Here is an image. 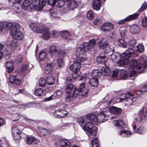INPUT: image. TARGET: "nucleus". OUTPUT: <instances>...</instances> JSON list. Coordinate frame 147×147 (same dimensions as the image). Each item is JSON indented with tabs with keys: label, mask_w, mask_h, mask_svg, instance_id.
<instances>
[{
	"label": "nucleus",
	"mask_w": 147,
	"mask_h": 147,
	"mask_svg": "<svg viewBox=\"0 0 147 147\" xmlns=\"http://www.w3.org/2000/svg\"><path fill=\"white\" fill-rule=\"evenodd\" d=\"M137 65V62L134 60H131L129 63V65L132 67H136Z\"/></svg>",
	"instance_id": "nucleus-54"
},
{
	"label": "nucleus",
	"mask_w": 147,
	"mask_h": 147,
	"mask_svg": "<svg viewBox=\"0 0 147 147\" xmlns=\"http://www.w3.org/2000/svg\"><path fill=\"white\" fill-rule=\"evenodd\" d=\"M134 51L133 49L129 48L121 55L119 53L115 52L108 56L113 61L122 65L129 62V58L134 56Z\"/></svg>",
	"instance_id": "nucleus-1"
},
{
	"label": "nucleus",
	"mask_w": 147,
	"mask_h": 147,
	"mask_svg": "<svg viewBox=\"0 0 147 147\" xmlns=\"http://www.w3.org/2000/svg\"><path fill=\"white\" fill-rule=\"evenodd\" d=\"M61 35L63 38L71 40V35L69 32L67 30H63L61 32Z\"/></svg>",
	"instance_id": "nucleus-22"
},
{
	"label": "nucleus",
	"mask_w": 147,
	"mask_h": 147,
	"mask_svg": "<svg viewBox=\"0 0 147 147\" xmlns=\"http://www.w3.org/2000/svg\"><path fill=\"white\" fill-rule=\"evenodd\" d=\"M46 81L45 79L44 78H40L39 81V86L42 87L45 84Z\"/></svg>",
	"instance_id": "nucleus-50"
},
{
	"label": "nucleus",
	"mask_w": 147,
	"mask_h": 147,
	"mask_svg": "<svg viewBox=\"0 0 147 147\" xmlns=\"http://www.w3.org/2000/svg\"><path fill=\"white\" fill-rule=\"evenodd\" d=\"M86 18L90 20H92L94 18V14L92 11L89 10L88 11L86 14Z\"/></svg>",
	"instance_id": "nucleus-40"
},
{
	"label": "nucleus",
	"mask_w": 147,
	"mask_h": 147,
	"mask_svg": "<svg viewBox=\"0 0 147 147\" xmlns=\"http://www.w3.org/2000/svg\"><path fill=\"white\" fill-rule=\"evenodd\" d=\"M133 96V95L130 92L127 93L126 94H122L120 99V101L121 102L124 101H126L127 103H126L125 104L128 106L130 105H132L134 101L135 98Z\"/></svg>",
	"instance_id": "nucleus-5"
},
{
	"label": "nucleus",
	"mask_w": 147,
	"mask_h": 147,
	"mask_svg": "<svg viewBox=\"0 0 147 147\" xmlns=\"http://www.w3.org/2000/svg\"><path fill=\"white\" fill-rule=\"evenodd\" d=\"M105 57H106L105 56H99L97 58V61L98 63L103 62L104 61Z\"/></svg>",
	"instance_id": "nucleus-56"
},
{
	"label": "nucleus",
	"mask_w": 147,
	"mask_h": 147,
	"mask_svg": "<svg viewBox=\"0 0 147 147\" xmlns=\"http://www.w3.org/2000/svg\"><path fill=\"white\" fill-rule=\"evenodd\" d=\"M98 140L97 138H95L91 140L92 147H99Z\"/></svg>",
	"instance_id": "nucleus-43"
},
{
	"label": "nucleus",
	"mask_w": 147,
	"mask_h": 147,
	"mask_svg": "<svg viewBox=\"0 0 147 147\" xmlns=\"http://www.w3.org/2000/svg\"><path fill=\"white\" fill-rule=\"evenodd\" d=\"M64 1L62 0H59L57 1V4L56 6L58 7H63V6L65 4L64 1L68 2V7H70L69 9H70L73 10V9L72 8H70L71 7V5L74 2V0H64Z\"/></svg>",
	"instance_id": "nucleus-12"
},
{
	"label": "nucleus",
	"mask_w": 147,
	"mask_h": 147,
	"mask_svg": "<svg viewBox=\"0 0 147 147\" xmlns=\"http://www.w3.org/2000/svg\"><path fill=\"white\" fill-rule=\"evenodd\" d=\"M84 52V51L83 48L81 47H78L76 50V55L77 57L82 55Z\"/></svg>",
	"instance_id": "nucleus-38"
},
{
	"label": "nucleus",
	"mask_w": 147,
	"mask_h": 147,
	"mask_svg": "<svg viewBox=\"0 0 147 147\" xmlns=\"http://www.w3.org/2000/svg\"><path fill=\"white\" fill-rule=\"evenodd\" d=\"M57 51V48L56 46L54 45H52L50 47L49 50V52L52 53H54Z\"/></svg>",
	"instance_id": "nucleus-58"
},
{
	"label": "nucleus",
	"mask_w": 147,
	"mask_h": 147,
	"mask_svg": "<svg viewBox=\"0 0 147 147\" xmlns=\"http://www.w3.org/2000/svg\"><path fill=\"white\" fill-rule=\"evenodd\" d=\"M81 64L79 60L75 58L74 59V79L77 78L81 74L79 70L81 67Z\"/></svg>",
	"instance_id": "nucleus-7"
},
{
	"label": "nucleus",
	"mask_w": 147,
	"mask_h": 147,
	"mask_svg": "<svg viewBox=\"0 0 147 147\" xmlns=\"http://www.w3.org/2000/svg\"><path fill=\"white\" fill-rule=\"evenodd\" d=\"M42 31L41 34H42V37L43 38L46 40L49 39L51 36L49 28L45 26H44Z\"/></svg>",
	"instance_id": "nucleus-9"
},
{
	"label": "nucleus",
	"mask_w": 147,
	"mask_h": 147,
	"mask_svg": "<svg viewBox=\"0 0 147 147\" xmlns=\"http://www.w3.org/2000/svg\"><path fill=\"white\" fill-rule=\"evenodd\" d=\"M22 58V57L21 55H18L16 57V59L15 60V62H16L17 64L20 63L21 62Z\"/></svg>",
	"instance_id": "nucleus-62"
},
{
	"label": "nucleus",
	"mask_w": 147,
	"mask_h": 147,
	"mask_svg": "<svg viewBox=\"0 0 147 147\" xmlns=\"http://www.w3.org/2000/svg\"><path fill=\"white\" fill-rule=\"evenodd\" d=\"M89 84L92 86L94 87H97L98 84L97 78H93L90 79Z\"/></svg>",
	"instance_id": "nucleus-33"
},
{
	"label": "nucleus",
	"mask_w": 147,
	"mask_h": 147,
	"mask_svg": "<svg viewBox=\"0 0 147 147\" xmlns=\"http://www.w3.org/2000/svg\"><path fill=\"white\" fill-rule=\"evenodd\" d=\"M83 129L89 133V136L91 138L94 137L96 134L97 128L94 126L93 123L91 122H88L84 125Z\"/></svg>",
	"instance_id": "nucleus-3"
},
{
	"label": "nucleus",
	"mask_w": 147,
	"mask_h": 147,
	"mask_svg": "<svg viewBox=\"0 0 147 147\" xmlns=\"http://www.w3.org/2000/svg\"><path fill=\"white\" fill-rule=\"evenodd\" d=\"M83 49L84 51V52H86L92 49L91 47L88 42H84L83 44Z\"/></svg>",
	"instance_id": "nucleus-37"
},
{
	"label": "nucleus",
	"mask_w": 147,
	"mask_h": 147,
	"mask_svg": "<svg viewBox=\"0 0 147 147\" xmlns=\"http://www.w3.org/2000/svg\"><path fill=\"white\" fill-rule=\"evenodd\" d=\"M117 44L120 46L126 48V47L127 43L123 39H119L117 41Z\"/></svg>",
	"instance_id": "nucleus-36"
},
{
	"label": "nucleus",
	"mask_w": 147,
	"mask_h": 147,
	"mask_svg": "<svg viewBox=\"0 0 147 147\" xmlns=\"http://www.w3.org/2000/svg\"><path fill=\"white\" fill-rule=\"evenodd\" d=\"M96 40L95 39H92L90 40L89 42V45L91 47V48H93L96 44Z\"/></svg>",
	"instance_id": "nucleus-60"
},
{
	"label": "nucleus",
	"mask_w": 147,
	"mask_h": 147,
	"mask_svg": "<svg viewBox=\"0 0 147 147\" xmlns=\"http://www.w3.org/2000/svg\"><path fill=\"white\" fill-rule=\"evenodd\" d=\"M76 58L77 60H79L80 63L83 65L84 63H85L86 62L88 61L89 60V59L88 58L84 56H83L82 55L77 57Z\"/></svg>",
	"instance_id": "nucleus-31"
},
{
	"label": "nucleus",
	"mask_w": 147,
	"mask_h": 147,
	"mask_svg": "<svg viewBox=\"0 0 147 147\" xmlns=\"http://www.w3.org/2000/svg\"><path fill=\"white\" fill-rule=\"evenodd\" d=\"M0 23H2L3 24L2 30L4 29L6 30H7L9 29L12 26L13 24L11 22H1Z\"/></svg>",
	"instance_id": "nucleus-32"
},
{
	"label": "nucleus",
	"mask_w": 147,
	"mask_h": 147,
	"mask_svg": "<svg viewBox=\"0 0 147 147\" xmlns=\"http://www.w3.org/2000/svg\"><path fill=\"white\" fill-rule=\"evenodd\" d=\"M39 130V132L42 134L43 135L45 136L48 135L50 133L49 131L46 129L44 128H41L40 127Z\"/></svg>",
	"instance_id": "nucleus-46"
},
{
	"label": "nucleus",
	"mask_w": 147,
	"mask_h": 147,
	"mask_svg": "<svg viewBox=\"0 0 147 147\" xmlns=\"http://www.w3.org/2000/svg\"><path fill=\"white\" fill-rule=\"evenodd\" d=\"M113 123L115 125L119 127V128H122L123 127V126L124 124L123 121L121 120L114 121H113Z\"/></svg>",
	"instance_id": "nucleus-35"
},
{
	"label": "nucleus",
	"mask_w": 147,
	"mask_h": 147,
	"mask_svg": "<svg viewBox=\"0 0 147 147\" xmlns=\"http://www.w3.org/2000/svg\"><path fill=\"white\" fill-rule=\"evenodd\" d=\"M137 51L139 52H142L144 49V46L141 44L137 46Z\"/></svg>",
	"instance_id": "nucleus-59"
},
{
	"label": "nucleus",
	"mask_w": 147,
	"mask_h": 147,
	"mask_svg": "<svg viewBox=\"0 0 147 147\" xmlns=\"http://www.w3.org/2000/svg\"><path fill=\"white\" fill-rule=\"evenodd\" d=\"M101 73L104 76H108L110 75L111 71L108 68L104 67L102 68Z\"/></svg>",
	"instance_id": "nucleus-30"
},
{
	"label": "nucleus",
	"mask_w": 147,
	"mask_h": 147,
	"mask_svg": "<svg viewBox=\"0 0 147 147\" xmlns=\"http://www.w3.org/2000/svg\"><path fill=\"white\" fill-rule=\"evenodd\" d=\"M147 7V3L145 2L144 3L142 4V6L139 9V11L140 12H141L146 9Z\"/></svg>",
	"instance_id": "nucleus-63"
},
{
	"label": "nucleus",
	"mask_w": 147,
	"mask_h": 147,
	"mask_svg": "<svg viewBox=\"0 0 147 147\" xmlns=\"http://www.w3.org/2000/svg\"><path fill=\"white\" fill-rule=\"evenodd\" d=\"M108 45V43L105 39H102L98 43V47L100 49H104Z\"/></svg>",
	"instance_id": "nucleus-23"
},
{
	"label": "nucleus",
	"mask_w": 147,
	"mask_h": 147,
	"mask_svg": "<svg viewBox=\"0 0 147 147\" xmlns=\"http://www.w3.org/2000/svg\"><path fill=\"white\" fill-rule=\"evenodd\" d=\"M48 3L49 5L53 7L55 5L56 0H47Z\"/></svg>",
	"instance_id": "nucleus-64"
},
{
	"label": "nucleus",
	"mask_w": 147,
	"mask_h": 147,
	"mask_svg": "<svg viewBox=\"0 0 147 147\" xmlns=\"http://www.w3.org/2000/svg\"><path fill=\"white\" fill-rule=\"evenodd\" d=\"M55 82V79L53 76H50L47 78V84L49 85L53 84Z\"/></svg>",
	"instance_id": "nucleus-39"
},
{
	"label": "nucleus",
	"mask_w": 147,
	"mask_h": 147,
	"mask_svg": "<svg viewBox=\"0 0 147 147\" xmlns=\"http://www.w3.org/2000/svg\"><path fill=\"white\" fill-rule=\"evenodd\" d=\"M123 134H124V136L128 137L130 136L129 135L131 134V132L129 131H127L125 130H122L120 133V135H121Z\"/></svg>",
	"instance_id": "nucleus-48"
},
{
	"label": "nucleus",
	"mask_w": 147,
	"mask_h": 147,
	"mask_svg": "<svg viewBox=\"0 0 147 147\" xmlns=\"http://www.w3.org/2000/svg\"><path fill=\"white\" fill-rule=\"evenodd\" d=\"M9 81L11 83H14L17 85L19 84L20 81L16 77V76L14 75H11L9 78Z\"/></svg>",
	"instance_id": "nucleus-19"
},
{
	"label": "nucleus",
	"mask_w": 147,
	"mask_h": 147,
	"mask_svg": "<svg viewBox=\"0 0 147 147\" xmlns=\"http://www.w3.org/2000/svg\"><path fill=\"white\" fill-rule=\"evenodd\" d=\"M85 84L84 83H82L80 86L79 89L81 91H82V92L84 94H85V93H84V90L87 89L85 88Z\"/></svg>",
	"instance_id": "nucleus-53"
},
{
	"label": "nucleus",
	"mask_w": 147,
	"mask_h": 147,
	"mask_svg": "<svg viewBox=\"0 0 147 147\" xmlns=\"http://www.w3.org/2000/svg\"><path fill=\"white\" fill-rule=\"evenodd\" d=\"M109 111L111 113L114 114H118L121 112V109L114 106L110 107L109 109Z\"/></svg>",
	"instance_id": "nucleus-20"
},
{
	"label": "nucleus",
	"mask_w": 147,
	"mask_h": 147,
	"mask_svg": "<svg viewBox=\"0 0 147 147\" xmlns=\"http://www.w3.org/2000/svg\"><path fill=\"white\" fill-rule=\"evenodd\" d=\"M61 147H70V143L66 139L62 138L60 142Z\"/></svg>",
	"instance_id": "nucleus-28"
},
{
	"label": "nucleus",
	"mask_w": 147,
	"mask_h": 147,
	"mask_svg": "<svg viewBox=\"0 0 147 147\" xmlns=\"http://www.w3.org/2000/svg\"><path fill=\"white\" fill-rule=\"evenodd\" d=\"M66 81L69 85L66 88L65 91L66 93H69L72 91L73 88V85L70 84L72 82V80L70 77H69L67 78Z\"/></svg>",
	"instance_id": "nucleus-16"
},
{
	"label": "nucleus",
	"mask_w": 147,
	"mask_h": 147,
	"mask_svg": "<svg viewBox=\"0 0 147 147\" xmlns=\"http://www.w3.org/2000/svg\"><path fill=\"white\" fill-rule=\"evenodd\" d=\"M18 43L16 41L14 40H12L10 43L9 47L12 50H15L16 48Z\"/></svg>",
	"instance_id": "nucleus-42"
},
{
	"label": "nucleus",
	"mask_w": 147,
	"mask_h": 147,
	"mask_svg": "<svg viewBox=\"0 0 147 147\" xmlns=\"http://www.w3.org/2000/svg\"><path fill=\"white\" fill-rule=\"evenodd\" d=\"M102 22V20L99 18H96L94 21V24L96 25H99Z\"/></svg>",
	"instance_id": "nucleus-57"
},
{
	"label": "nucleus",
	"mask_w": 147,
	"mask_h": 147,
	"mask_svg": "<svg viewBox=\"0 0 147 147\" xmlns=\"http://www.w3.org/2000/svg\"><path fill=\"white\" fill-rule=\"evenodd\" d=\"M11 131L13 138L16 140L20 138L21 131L16 127L13 126L11 128Z\"/></svg>",
	"instance_id": "nucleus-10"
},
{
	"label": "nucleus",
	"mask_w": 147,
	"mask_h": 147,
	"mask_svg": "<svg viewBox=\"0 0 147 147\" xmlns=\"http://www.w3.org/2000/svg\"><path fill=\"white\" fill-rule=\"evenodd\" d=\"M138 62L139 64L137 67V69L138 70H141L139 71L142 72L145 67L147 68V57L144 55L141 56L138 60Z\"/></svg>",
	"instance_id": "nucleus-6"
},
{
	"label": "nucleus",
	"mask_w": 147,
	"mask_h": 147,
	"mask_svg": "<svg viewBox=\"0 0 147 147\" xmlns=\"http://www.w3.org/2000/svg\"><path fill=\"white\" fill-rule=\"evenodd\" d=\"M84 91L85 94L83 93L78 89L75 88L74 89V97H77V96L78 95H81L83 97H86L88 90V89H86Z\"/></svg>",
	"instance_id": "nucleus-14"
},
{
	"label": "nucleus",
	"mask_w": 147,
	"mask_h": 147,
	"mask_svg": "<svg viewBox=\"0 0 147 147\" xmlns=\"http://www.w3.org/2000/svg\"><path fill=\"white\" fill-rule=\"evenodd\" d=\"M146 131V128L143 127H140L137 130L136 133L140 134L145 133Z\"/></svg>",
	"instance_id": "nucleus-44"
},
{
	"label": "nucleus",
	"mask_w": 147,
	"mask_h": 147,
	"mask_svg": "<svg viewBox=\"0 0 147 147\" xmlns=\"http://www.w3.org/2000/svg\"><path fill=\"white\" fill-rule=\"evenodd\" d=\"M14 2L13 4L12 7L13 9L17 13H19L21 12L20 7H21V5L18 3Z\"/></svg>",
	"instance_id": "nucleus-29"
},
{
	"label": "nucleus",
	"mask_w": 147,
	"mask_h": 147,
	"mask_svg": "<svg viewBox=\"0 0 147 147\" xmlns=\"http://www.w3.org/2000/svg\"><path fill=\"white\" fill-rule=\"evenodd\" d=\"M142 25L143 27L146 28L147 26V18L145 17L142 19Z\"/></svg>",
	"instance_id": "nucleus-61"
},
{
	"label": "nucleus",
	"mask_w": 147,
	"mask_h": 147,
	"mask_svg": "<svg viewBox=\"0 0 147 147\" xmlns=\"http://www.w3.org/2000/svg\"><path fill=\"white\" fill-rule=\"evenodd\" d=\"M139 15L138 13H135L131 15H129L126 18L127 21L133 20L136 19Z\"/></svg>",
	"instance_id": "nucleus-45"
},
{
	"label": "nucleus",
	"mask_w": 147,
	"mask_h": 147,
	"mask_svg": "<svg viewBox=\"0 0 147 147\" xmlns=\"http://www.w3.org/2000/svg\"><path fill=\"white\" fill-rule=\"evenodd\" d=\"M128 74L126 71H123L120 73L119 76L120 78L122 80H125L128 77Z\"/></svg>",
	"instance_id": "nucleus-41"
},
{
	"label": "nucleus",
	"mask_w": 147,
	"mask_h": 147,
	"mask_svg": "<svg viewBox=\"0 0 147 147\" xmlns=\"http://www.w3.org/2000/svg\"><path fill=\"white\" fill-rule=\"evenodd\" d=\"M100 73L99 71L97 69L94 70L92 71L91 75L93 78H96V77H97L99 74H100Z\"/></svg>",
	"instance_id": "nucleus-49"
},
{
	"label": "nucleus",
	"mask_w": 147,
	"mask_h": 147,
	"mask_svg": "<svg viewBox=\"0 0 147 147\" xmlns=\"http://www.w3.org/2000/svg\"><path fill=\"white\" fill-rule=\"evenodd\" d=\"M147 92V84L144 85L142 87L141 90H139L137 91V93H142L143 92Z\"/></svg>",
	"instance_id": "nucleus-51"
},
{
	"label": "nucleus",
	"mask_w": 147,
	"mask_h": 147,
	"mask_svg": "<svg viewBox=\"0 0 147 147\" xmlns=\"http://www.w3.org/2000/svg\"><path fill=\"white\" fill-rule=\"evenodd\" d=\"M55 114H56L59 116L63 117L65 116L67 114V112L64 110L59 109L56 110L55 112Z\"/></svg>",
	"instance_id": "nucleus-26"
},
{
	"label": "nucleus",
	"mask_w": 147,
	"mask_h": 147,
	"mask_svg": "<svg viewBox=\"0 0 147 147\" xmlns=\"http://www.w3.org/2000/svg\"><path fill=\"white\" fill-rule=\"evenodd\" d=\"M30 27L33 31L36 32L38 34L42 33V28L40 29L36 23H32L30 24Z\"/></svg>",
	"instance_id": "nucleus-18"
},
{
	"label": "nucleus",
	"mask_w": 147,
	"mask_h": 147,
	"mask_svg": "<svg viewBox=\"0 0 147 147\" xmlns=\"http://www.w3.org/2000/svg\"><path fill=\"white\" fill-rule=\"evenodd\" d=\"M55 95L54 94H52L49 97L45 98V101H48L55 98H61L62 96V92L60 90H57L56 93Z\"/></svg>",
	"instance_id": "nucleus-11"
},
{
	"label": "nucleus",
	"mask_w": 147,
	"mask_h": 147,
	"mask_svg": "<svg viewBox=\"0 0 147 147\" xmlns=\"http://www.w3.org/2000/svg\"><path fill=\"white\" fill-rule=\"evenodd\" d=\"M136 43V40L134 38L130 39L128 42L129 45L131 47H134Z\"/></svg>",
	"instance_id": "nucleus-52"
},
{
	"label": "nucleus",
	"mask_w": 147,
	"mask_h": 147,
	"mask_svg": "<svg viewBox=\"0 0 147 147\" xmlns=\"http://www.w3.org/2000/svg\"><path fill=\"white\" fill-rule=\"evenodd\" d=\"M20 28L18 24L13 26L12 28L10 34L13 38L17 40H21L23 38V35L20 31Z\"/></svg>",
	"instance_id": "nucleus-4"
},
{
	"label": "nucleus",
	"mask_w": 147,
	"mask_h": 147,
	"mask_svg": "<svg viewBox=\"0 0 147 147\" xmlns=\"http://www.w3.org/2000/svg\"><path fill=\"white\" fill-rule=\"evenodd\" d=\"M46 57L45 53L43 51H41L39 54V58L40 59L43 61L45 58Z\"/></svg>",
	"instance_id": "nucleus-55"
},
{
	"label": "nucleus",
	"mask_w": 147,
	"mask_h": 147,
	"mask_svg": "<svg viewBox=\"0 0 147 147\" xmlns=\"http://www.w3.org/2000/svg\"><path fill=\"white\" fill-rule=\"evenodd\" d=\"M106 111H102L100 112L96 117V121L99 123H102L107 121L108 117L106 113Z\"/></svg>",
	"instance_id": "nucleus-8"
},
{
	"label": "nucleus",
	"mask_w": 147,
	"mask_h": 147,
	"mask_svg": "<svg viewBox=\"0 0 147 147\" xmlns=\"http://www.w3.org/2000/svg\"><path fill=\"white\" fill-rule=\"evenodd\" d=\"M113 26L112 24L110 23L106 22L102 25L100 30L103 32L109 31L111 29H113Z\"/></svg>",
	"instance_id": "nucleus-13"
},
{
	"label": "nucleus",
	"mask_w": 147,
	"mask_h": 147,
	"mask_svg": "<svg viewBox=\"0 0 147 147\" xmlns=\"http://www.w3.org/2000/svg\"><path fill=\"white\" fill-rule=\"evenodd\" d=\"M13 61H7L5 63L8 72L9 73L12 71L13 69Z\"/></svg>",
	"instance_id": "nucleus-25"
},
{
	"label": "nucleus",
	"mask_w": 147,
	"mask_h": 147,
	"mask_svg": "<svg viewBox=\"0 0 147 147\" xmlns=\"http://www.w3.org/2000/svg\"><path fill=\"white\" fill-rule=\"evenodd\" d=\"M104 52L107 54H109L112 53L113 51L114 47L111 45H107L104 49Z\"/></svg>",
	"instance_id": "nucleus-27"
},
{
	"label": "nucleus",
	"mask_w": 147,
	"mask_h": 147,
	"mask_svg": "<svg viewBox=\"0 0 147 147\" xmlns=\"http://www.w3.org/2000/svg\"><path fill=\"white\" fill-rule=\"evenodd\" d=\"M43 91L41 88L36 89L34 91V94L36 96H40L43 93Z\"/></svg>",
	"instance_id": "nucleus-47"
},
{
	"label": "nucleus",
	"mask_w": 147,
	"mask_h": 147,
	"mask_svg": "<svg viewBox=\"0 0 147 147\" xmlns=\"http://www.w3.org/2000/svg\"><path fill=\"white\" fill-rule=\"evenodd\" d=\"M39 142V140L34 137H28L26 139V143L28 144H31L32 143L37 144Z\"/></svg>",
	"instance_id": "nucleus-21"
},
{
	"label": "nucleus",
	"mask_w": 147,
	"mask_h": 147,
	"mask_svg": "<svg viewBox=\"0 0 147 147\" xmlns=\"http://www.w3.org/2000/svg\"><path fill=\"white\" fill-rule=\"evenodd\" d=\"M106 0H103L105 1ZM92 8L96 11L99 10L101 6V2L100 0H94L92 3Z\"/></svg>",
	"instance_id": "nucleus-15"
},
{
	"label": "nucleus",
	"mask_w": 147,
	"mask_h": 147,
	"mask_svg": "<svg viewBox=\"0 0 147 147\" xmlns=\"http://www.w3.org/2000/svg\"><path fill=\"white\" fill-rule=\"evenodd\" d=\"M45 3L44 0H32L31 3L29 0H25L23 2L22 6L25 10L30 8L37 11H40L43 9Z\"/></svg>",
	"instance_id": "nucleus-2"
},
{
	"label": "nucleus",
	"mask_w": 147,
	"mask_h": 147,
	"mask_svg": "<svg viewBox=\"0 0 147 147\" xmlns=\"http://www.w3.org/2000/svg\"><path fill=\"white\" fill-rule=\"evenodd\" d=\"M53 64L52 63H47L43 69V71L45 74H49L52 71Z\"/></svg>",
	"instance_id": "nucleus-17"
},
{
	"label": "nucleus",
	"mask_w": 147,
	"mask_h": 147,
	"mask_svg": "<svg viewBox=\"0 0 147 147\" xmlns=\"http://www.w3.org/2000/svg\"><path fill=\"white\" fill-rule=\"evenodd\" d=\"M96 116L95 113L88 115L86 116V118L88 120H90L95 122L96 120Z\"/></svg>",
	"instance_id": "nucleus-34"
},
{
	"label": "nucleus",
	"mask_w": 147,
	"mask_h": 147,
	"mask_svg": "<svg viewBox=\"0 0 147 147\" xmlns=\"http://www.w3.org/2000/svg\"><path fill=\"white\" fill-rule=\"evenodd\" d=\"M130 31L132 34H137L139 32L140 28L137 25L134 24L130 26Z\"/></svg>",
	"instance_id": "nucleus-24"
}]
</instances>
